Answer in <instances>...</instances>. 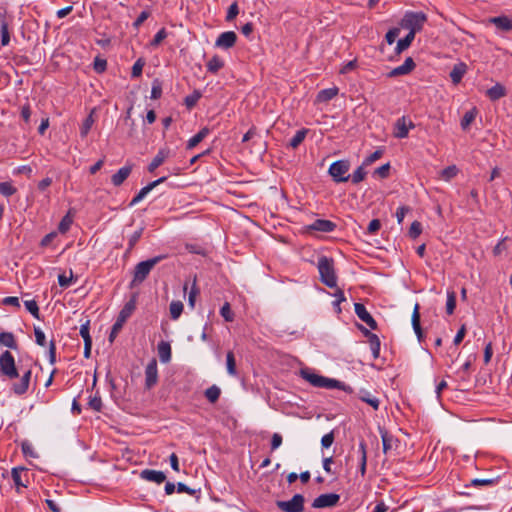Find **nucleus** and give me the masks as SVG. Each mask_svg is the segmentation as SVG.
<instances>
[{"instance_id":"obj_1","label":"nucleus","mask_w":512,"mask_h":512,"mask_svg":"<svg viewBox=\"0 0 512 512\" xmlns=\"http://www.w3.org/2000/svg\"><path fill=\"white\" fill-rule=\"evenodd\" d=\"M0 376L13 380L20 376V380L11 386V390L18 396L24 395L30 385L32 371L31 369H18L15 363L14 356L8 350L0 354Z\"/></svg>"},{"instance_id":"obj_2","label":"nucleus","mask_w":512,"mask_h":512,"mask_svg":"<svg viewBox=\"0 0 512 512\" xmlns=\"http://www.w3.org/2000/svg\"><path fill=\"white\" fill-rule=\"evenodd\" d=\"M301 377L312 386L325 389H340L346 391L345 384L332 378H327L316 374L312 369L305 368L300 370Z\"/></svg>"},{"instance_id":"obj_3","label":"nucleus","mask_w":512,"mask_h":512,"mask_svg":"<svg viewBox=\"0 0 512 512\" xmlns=\"http://www.w3.org/2000/svg\"><path fill=\"white\" fill-rule=\"evenodd\" d=\"M164 258V255H159L139 262L134 268L133 279L129 285L130 288L137 287L143 283L150 274L151 270Z\"/></svg>"},{"instance_id":"obj_4","label":"nucleus","mask_w":512,"mask_h":512,"mask_svg":"<svg viewBox=\"0 0 512 512\" xmlns=\"http://www.w3.org/2000/svg\"><path fill=\"white\" fill-rule=\"evenodd\" d=\"M317 268L320 274V280L324 285L330 288L337 286V277L334 270L333 259L321 256L318 259Z\"/></svg>"},{"instance_id":"obj_5","label":"nucleus","mask_w":512,"mask_h":512,"mask_svg":"<svg viewBox=\"0 0 512 512\" xmlns=\"http://www.w3.org/2000/svg\"><path fill=\"white\" fill-rule=\"evenodd\" d=\"M135 309H136V296L134 295L121 309L115 323L112 326V329H111V332L109 335V341L111 343L114 341L115 337L122 329L124 323L132 315V313L134 312Z\"/></svg>"},{"instance_id":"obj_6","label":"nucleus","mask_w":512,"mask_h":512,"mask_svg":"<svg viewBox=\"0 0 512 512\" xmlns=\"http://www.w3.org/2000/svg\"><path fill=\"white\" fill-rule=\"evenodd\" d=\"M426 21L427 16L423 12H407L402 19L401 25L415 35L422 30Z\"/></svg>"},{"instance_id":"obj_7","label":"nucleus","mask_w":512,"mask_h":512,"mask_svg":"<svg viewBox=\"0 0 512 512\" xmlns=\"http://www.w3.org/2000/svg\"><path fill=\"white\" fill-rule=\"evenodd\" d=\"M349 169L350 164L347 160H338L330 165L328 173L336 183L347 182L350 178L347 174Z\"/></svg>"},{"instance_id":"obj_8","label":"nucleus","mask_w":512,"mask_h":512,"mask_svg":"<svg viewBox=\"0 0 512 512\" xmlns=\"http://www.w3.org/2000/svg\"><path fill=\"white\" fill-rule=\"evenodd\" d=\"M305 498L301 494H295L291 500L276 502V506L283 512H303Z\"/></svg>"},{"instance_id":"obj_9","label":"nucleus","mask_w":512,"mask_h":512,"mask_svg":"<svg viewBox=\"0 0 512 512\" xmlns=\"http://www.w3.org/2000/svg\"><path fill=\"white\" fill-rule=\"evenodd\" d=\"M340 500V495L336 493L321 494L316 497L312 503L314 508H327L336 506Z\"/></svg>"},{"instance_id":"obj_10","label":"nucleus","mask_w":512,"mask_h":512,"mask_svg":"<svg viewBox=\"0 0 512 512\" xmlns=\"http://www.w3.org/2000/svg\"><path fill=\"white\" fill-rule=\"evenodd\" d=\"M158 382L157 360L151 359L145 368V387L151 389Z\"/></svg>"},{"instance_id":"obj_11","label":"nucleus","mask_w":512,"mask_h":512,"mask_svg":"<svg viewBox=\"0 0 512 512\" xmlns=\"http://www.w3.org/2000/svg\"><path fill=\"white\" fill-rule=\"evenodd\" d=\"M415 127L412 121H407L406 117L403 116L399 118L394 124V137L398 139H403L408 136L409 130Z\"/></svg>"},{"instance_id":"obj_12","label":"nucleus","mask_w":512,"mask_h":512,"mask_svg":"<svg viewBox=\"0 0 512 512\" xmlns=\"http://www.w3.org/2000/svg\"><path fill=\"white\" fill-rule=\"evenodd\" d=\"M354 310L356 315L365 322L372 330H376L378 328L377 322L371 316V314L367 311L365 306L362 303H355Z\"/></svg>"},{"instance_id":"obj_13","label":"nucleus","mask_w":512,"mask_h":512,"mask_svg":"<svg viewBox=\"0 0 512 512\" xmlns=\"http://www.w3.org/2000/svg\"><path fill=\"white\" fill-rule=\"evenodd\" d=\"M237 41V35L234 31L221 33L216 39L215 46L223 49L232 48Z\"/></svg>"},{"instance_id":"obj_14","label":"nucleus","mask_w":512,"mask_h":512,"mask_svg":"<svg viewBox=\"0 0 512 512\" xmlns=\"http://www.w3.org/2000/svg\"><path fill=\"white\" fill-rule=\"evenodd\" d=\"M415 66L416 65H415L413 58L408 57V58H406V60L404 61V63L402 65L392 69L388 73V77L394 78V77H398V76H402V75H407L414 70Z\"/></svg>"},{"instance_id":"obj_15","label":"nucleus","mask_w":512,"mask_h":512,"mask_svg":"<svg viewBox=\"0 0 512 512\" xmlns=\"http://www.w3.org/2000/svg\"><path fill=\"white\" fill-rule=\"evenodd\" d=\"M415 66L416 65H415L413 58L408 57V58H406V60L404 61V63L402 65L392 69L388 73V77L394 78V77H398V76H402V75H407L414 70Z\"/></svg>"},{"instance_id":"obj_16","label":"nucleus","mask_w":512,"mask_h":512,"mask_svg":"<svg viewBox=\"0 0 512 512\" xmlns=\"http://www.w3.org/2000/svg\"><path fill=\"white\" fill-rule=\"evenodd\" d=\"M140 477L146 481L155 482L161 484L166 480V475L162 471L145 469L140 473Z\"/></svg>"},{"instance_id":"obj_17","label":"nucleus","mask_w":512,"mask_h":512,"mask_svg":"<svg viewBox=\"0 0 512 512\" xmlns=\"http://www.w3.org/2000/svg\"><path fill=\"white\" fill-rule=\"evenodd\" d=\"M336 228V224L330 220L317 219L308 226L309 230L320 232H332Z\"/></svg>"},{"instance_id":"obj_18","label":"nucleus","mask_w":512,"mask_h":512,"mask_svg":"<svg viewBox=\"0 0 512 512\" xmlns=\"http://www.w3.org/2000/svg\"><path fill=\"white\" fill-rule=\"evenodd\" d=\"M158 356L162 363H169L171 360L172 352L171 345L169 342L161 341L157 346Z\"/></svg>"},{"instance_id":"obj_19","label":"nucleus","mask_w":512,"mask_h":512,"mask_svg":"<svg viewBox=\"0 0 512 512\" xmlns=\"http://www.w3.org/2000/svg\"><path fill=\"white\" fill-rule=\"evenodd\" d=\"M169 155L170 151L168 149H160L156 156L152 159L151 163L148 165V171L154 172L155 169H157L165 162Z\"/></svg>"},{"instance_id":"obj_20","label":"nucleus","mask_w":512,"mask_h":512,"mask_svg":"<svg viewBox=\"0 0 512 512\" xmlns=\"http://www.w3.org/2000/svg\"><path fill=\"white\" fill-rule=\"evenodd\" d=\"M131 171H132L131 166H124V167L120 168L115 174L112 175L111 182L116 187L122 185L123 182L131 174Z\"/></svg>"},{"instance_id":"obj_21","label":"nucleus","mask_w":512,"mask_h":512,"mask_svg":"<svg viewBox=\"0 0 512 512\" xmlns=\"http://www.w3.org/2000/svg\"><path fill=\"white\" fill-rule=\"evenodd\" d=\"M358 453L360 455L359 471L361 476L364 477L367 470V445L364 440L359 442Z\"/></svg>"},{"instance_id":"obj_22","label":"nucleus","mask_w":512,"mask_h":512,"mask_svg":"<svg viewBox=\"0 0 512 512\" xmlns=\"http://www.w3.org/2000/svg\"><path fill=\"white\" fill-rule=\"evenodd\" d=\"M358 397L361 401L367 403L370 405L374 410H378L380 401L377 397L372 395L370 392H368L365 389H360L358 393Z\"/></svg>"},{"instance_id":"obj_23","label":"nucleus","mask_w":512,"mask_h":512,"mask_svg":"<svg viewBox=\"0 0 512 512\" xmlns=\"http://www.w3.org/2000/svg\"><path fill=\"white\" fill-rule=\"evenodd\" d=\"M466 71H467L466 64L458 63V64L454 65V67L452 68V70L450 72L451 81L454 84L460 83V81L462 80V78L465 75Z\"/></svg>"},{"instance_id":"obj_24","label":"nucleus","mask_w":512,"mask_h":512,"mask_svg":"<svg viewBox=\"0 0 512 512\" xmlns=\"http://www.w3.org/2000/svg\"><path fill=\"white\" fill-rule=\"evenodd\" d=\"M490 22L493 23L499 30L502 31H511L512 30V19L507 16H498L490 19Z\"/></svg>"},{"instance_id":"obj_25","label":"nucleus","mask_w":512,"mask_h":512,"mask_svg":"<svg viewBox=\"0 0 512 512\" xmlns=\"http://www.w3.org/2000/svg\"><path fill=\"white\" fill-rule=\"evenodd\" d=\"M339 92V89L337 87L327 88L323 89L318 92L316 96V102L319 103H326L333 99Z\"/></svg>"},{"instance_id":"obj_26","label":"nucleus","mask_w":512,"mask_h":512,"mask_svg":"<svg viewBox=\"0 0 512 512\" xmlns=\"http://www.w3.org/2000/svg\"><path fill=\"white\" fill-rule=\"evenodd\" d=\"M25 471L24 467H14L11 471L13 482L17 488L26 487V483L23 480V475L27 476Z\"/></svg>"},{"instance_id":"obj_27","label":"nucleus","mask_w":512,"mask_h":512,"mask_svg":"<svg viewBox=\"0 0 512 512\" xmlns=\"http://www.w3.org/2000/svg\"><path fill=\"white\" fill-rule=\"evenodd\" d=\"M0 344L10 349L17 350L18 344L15 339V336L11 332H1L0 333Z\"/></svg>"},{"instance_id":"obj_28","label":"nucleus","mask_w":512,"mask_h":512,"mask_svg":"<svg viewBox=\"0 0 512 512\" xmlns=\"http://www.w3.org/2000/svg\"><path fill=\"white\" fill-rule=\"evenodd\" d=\"M419 304H416L412 314V326L419 340L423 337V331L420 325Z\"/></svg>"},{"instance_id":"obj_29","label":"nucleus","mask_w":512,"mask_h":512,"mask_svg":"<svg viewBox=\"0 0 512 512\" xmlns=\"http://www.w3.org/2000/svg\"><path fill=\"white\" fill-rule=\"evenodd\" d=\"M419 304H416L412 314V326L419 340L423 337V331L420 325Z\"/></svg>"},{"instance_id":"obj_30","label":"nucleus","mask_w":512,"mask_h":512,"mask_svg":"<svg viewBox=\"0 0 512 512\" xmlns=\"http://www.w3.org/2000/svg\"><path fill=\"white\" fill-rule=\"evenodd\" d=\"M505 95H506V89L500 83L495 84L493 87H491L487 90V96L492 101H496V100L504 97Z\"/></svg>"},{"instance_id":"obj_31","label":"nucleus","mask_w":512,"mask_h":512,"mask_svg":"<svg viewBox=\"0 0 512 512\" xmlns=\"http://www.w3.org/2000/svg\"><path fill=\"white\" fill-rule=\"evenodd\" d=\"M477 109L474 107L467 111L464 116L461 119L460 126L461 128L466 131L469 129L470 125L474 122L476 116H477Z\"/></svg>"},{"instance_id":"obj_32","label":"nucleus","mask_w":512,"mask_h":512,"mask_svg":"<svg viewBox=\"0 0 512 512\" xmlns=\"http://www.w3.org/2000/svg\"><path fill=\"white\" fill-rule=\"evenodd\" d=\"M209 133V128H202L198 133H196L192 138L189 139L187 143V149H193L194 147H196L205 137H207Z\"/></svg>"},{"instance_id":"obj_33","label":"nucleus","mask_w":512,"mask_h":512,"mask_svg":"<svg viewBox=\"0 0 512 512\" xmlns=\"http://www.w3.org/2000/svg\"><path fill=\"white\" fill-rule=\"evenodd\" d=\"M207 70L213 74H216L220 69L224 67V61L217 55H214L207 62Z\"/></svg>"},{"instance_id":"obj_34","label":"nucleus","mask_w":512,"mask_h":512,"mask_svg":"<svg viewBox=\"0 0 512 512\" xmlns=\"http://www.w3.org/2000/svg\"><path fill=\"white\" fill-rule=\"evenodd\" d=\"M414 38L415 35H413V32H409L404 38L400 39L396 45V53L400 54L406 50L411 45Z\"/></svg>"},{"instance_id":"obj_35","label":"nucleus","mask_w":512,"mask_h":512,"mask_svg":"<svg viewBox=\"0 0 512 512\" xmlns=\"http://www.w3.org/2000/svg\"><path fill=\"white\" fill-rule=\"evenodd\" d=\"M204 394L210 403H215L218 401V399L220 397L221 390L218 386L212 385L211 387H209L205 390Z\"/></svg>"},{"instance_id":"obj_36","label":"nucleus","mask_w":512,"mask_h":512,"mask_svg":"<svg viewBox=\"0 0 512 512\" xmlns=\"http://www.w3.org/2000/svg\"><path fill=\"white\" fill-rule=\"evenodd\" d=\"M380 435L382 439L383 452L385 454L392 448L393 436L390 435L385 429H380Z\"/></svg>"},{"instance_id":"obj_37","label":"nucleus","mask_w":512,"mask_h":512,"mask_svg":"<svg viewBox=\"0 0 512 512\" xmlns=\"http://www.w3.org/2000/svg\"><path fill=\"white\" fill-rule=\"evenodd\" d=\"M307 129H301L296 132L289 142V146L293 149L297 148L305 139L307 135Z\"/></svg>"},{"instance_id":"obj_38","label":"nucleus","mask_w":512,"mask_h":512,"mask_svg":"<svg viewBox=\"0 0 512 512\" xmlns=\"http://www.w3.org/2000/svg\"><path fill=\"white\" fill-rule=\"evenodd\" d=\"M227 372L231 376L237 375L236 360L232 351L227 352L226 355Z\"/></svg>"},{"instance_id":"obj_39","label":"nucleus","mask_w":512,"mask_h":512,"mask_svg":"<svg viewBox=\"0 0 512 512\" xmlns=\"http://www.w3.org/2000/svg\"><path fill=\"white\" fill-rule=\"evenodd\" d=\"M370 344V349L372 351L373 358L376 359L379 357L380 354V339L377 335H371L369 336L368 340Z\"/></svg>"},{"instance_id":"obj_40","label":"nucleus","mask_w":512,"mask_h":512,"mask_svg":"<svg viewBox=\"0 0 512 512\" xmlns=\"http://www.w3.org/2000/svg\"><path fill=\"white\" fill-rule=\"evenodd\" d=\"M169 310L171 318L176 320L183 312V303L181 301H173L170 303Z\"/></svg>"},{"instance_id":"obj_41","label":"nucleus","mask_w":512,"mask_h":512,"mask_svg":"<svg viewBox=\"0 0 512 512\" xmlns=\"http://www.w3.org/2000/svg\"><path fill=\"white\" fill-rule=\"evenodd\" d=\"M94 123L93 111L86 117L80 128L81 137H86Z\"/></svg>"},{"instance_id":"obj_42","label":"nucleus","mask_w":512,"mask_h":512,"mask_svg":"<svg viewBox=\"0 0 512 512\" xmlns=\"http://www.w3.org/2000/svg\"><path fill=\"white\" fill-rule=\"evenodd\" d=\"M73 223V217L68 212L60 221L58 225V231L62 234H65L71 227Z\"/></svg>"},{"instance_id":"obj_43","label":"nucleus","mask_w":512,"mask_h":512,"mask_svg":"<svg viewBox=\"0 0 512 512\" xmlns=\"http://www.w3.org/2000/svg\"><path fill=\"white\" fill-rule=\"evenodd\" d=\"M456 307V293L451 290L447 291V302H446V312L451 315L454 313Z\"/></svg>"},{"instance_id":"obj_44","label":"nucleus","mask_w":512,"mask_h":512,"mask_svg":"<svg viewBox=\"0 0 512 512\" xmlns=\"http://www.w3.org/2000/svg\"><path fill=\"white\" fill-rule=\"evenodd\" d=\"M335 288H336V290L333 293V296L335 297V301L333 302V305L335 307L336 312L341 313L340 304L342 302L346 301V297H345L342 289L338 288L337 286Z\"/></svg>"},{"instance_id":"obj_45","label":"nucleus","mask_w":512,"mask_h":512,"mask_svg":"<svg viewBox=\"0 0 512 512\" xmlns=\"http://www.w3.org/2000/svg\"><path fill=\"white\" fill-rule=\"evenodd\" d=\"M17 192V189L10 182H0V194L10 197Z\"/></svg>"},{"instance_id":"obj_46","label":"nucleus","mask_w":512,"mask_h":512,"mask_svg":"<svg viewBox=\"0 0 512 512\" xmlns=\"http://www.w3.org/2000/svg\"><path fill=\"white\" fill-rule=\"evenodd\" d=\"M366 165H361L359 166L352 174L351 177V181L352 183L354 184H358L360 183L361 181H363L365 179V176H366V171L364 170V167Z\"/></svg>"},{"instance_id":"obj_47","label":"nucleus","mask_w":512,"mask_h":512,"mask_svg":"<svg viewBox=\"0 0 512 512\" xmlns=\"http://www.w3.org/2000/svg\"><path fill=\"white\" fill-rule=\"evenodd\" d=\"M458 173V168L455 165L446 167L441 171V178L445 181H449L454 178Z\"/></svg>"},{"instance_id":"obj_48","label":"nucleus","mask_w":512,"mask_h":512,"mask_svg":"<svg viewBox=\"0 0 512 512\" xmlns=\"http://www.w3.org/2000/svg\"><path fill=\"white\" fill-rule=\"evenodd\" d=\"M153 188L150 187V184L146 185L145 187H143L139 192L138 194L131 200L130 202V206H134L136 205L137 203H139L140 201H142L144 199V197L150 192L152 191Z\"/></svg>"},{"instance_id":"obj_49","label":"nucleus","mask_w":512,"mask_h":512,"mask_svg":"<svg viewBox=\"0 0 512 512\" xmlns=\"http://www.w3.org/2000/svg\"><path fill=\"white\" fill-rule=\"evenodd\" d=\"M220 314L227 322H232L234 320V314L228 302L224 303V305L221 307Z\"/></svg>"},{"instance_id":"obj_50","label":"nucleus","mask_w":512,"mask_h":512,"mask_svg":"<svg viewBox=\"0 0 512 512\" xmlns=\"http://www.w3.org/2000/svg\"><path fill=\"white\" fill-rule=\"evenodd\" d=\"M26 309L37 319H40L39 307L35 300H27L24 302Z\"/></svg>"},{"instance_id":"obj_51","label":"nucleus","mask_w":512,"mask_h":512,"mask_svg":"<svg viewBox=\"0 0 512 512\" xmlns=\"http://www.w3.org/2000/svg\"><path fill=\"white\" fill-rule=\"evenodd\" d=\"M90 321H86V323L82 324L80 327V335L84 340V344L92 343V338L90 336Z\"/></svg>"},{"instance_id":"obj_52","label":"nucleus","mask_w":512,"mask_h":512,"mask_svg":"<svg viewBox=\"0 0 512 512\" xmlns=\"http://www.w3.org/2000/svg\"><path fill=\"white\" fill-rule=\"evenodd\" d=\"M88 406H89V408H91L94 411H97V412L101 411V409H102L101 397L98 394L91 396L90 400L88 402Z\"/></svg>"},{"instance_id":"obj_53","label":"nucleus","mask_w":512,"mask_h":512,"mask_svg":"<svg viewBox=\"0 0 512 512\" xmlns=\"http://www.w3.org/2000/svg\"><path fill=\"white\" fill-rule=\"evenodd\" d=\"M422 233V225L419 221L412 222L410 228H409V236L412 239H416L420 234Z\"/></svg>"},{"instance_id":"obj_54","label":"nucleus","mask_w":512,"mask_h":512,"mask_svg":"<svg viewBox=\"0 0 512 512\" xmlns=\"http://www.w3.org/2000/svg\"><path fill=\"white\" fill-rule=\"evenodd\" d=\"M145 65V61L142 58H139L132 67L131 76L133 78L140 77L142 74L143 67Z\"/></svg>"},{"instance_id":"obj_55","label":"nucleus","mask_w":512,"mask_h":512,"mask_svg":"<svg viewBox=\"0 0 512 512\" xmlns=\"http://www.w3.org/2000/svg\"><path fill=\"white\" fill-rule=\"evenodd\" d=\"M0 32H1V45L2 46L8 45L9 42H10V33H9V30H8V24L7 23H2L1 24Z\"/></svg>"},{"instance_id":"obj_56","label":"nucleus","mask_w":512,"mask_h":512,"mask_svg":"<svg viewBox=\"0 0 512 512\" xmlns=\"http://www.w3.org/2000/svg\"><path fill=\"white\" fill-rule=\"evenodd\" d=\"M382 155H383L382 149H378V150L374 151L371 155H369L368 157L365 158V160L363 161V165H366V166L371 165L376 160L380 159L382 157Z\"/></svg>"},{"instance_id":"obj_57","label":"nucleus","mask_w":512,"mask_h":512,"mask_svg":"<svg viewBox=\"0 0 512 512\" xmlns=\"http://www.w3.org/2000/svg\"><path fill=\"white\" fill-rule=\"evenodd\" d=\"M198 294H199V289L197 287L196 278H195L194 281H193L191 290L189 292V297H188V303H189V305L191 307H194L195 300H196V297H197Z\"/></svg>"},{"instance_id":"obj_58","label":"nucleus","mask_w":512,"mask_h":512,"mask_svg":"<svg viewBox=\"0 0 512 512\" xmlns=\"http://www.w3.org/2000/svg\"><path fill=\"white\" fill-rule=\"evenodd\" d=\"M167 37V32L165 28H161L154 36L153 40L151 41V46H158L165 38Z\"/></svg>"},{"instance_id":"obj_59","label":"nucleus","mask_w":512,"mask_h":512,"mask_svg":"<svg viewBox=\"0 0 512 512\" xmlns=\"http://www.w3.org/2000/svg\"><path fill=\"white\" fill-rule=\"evenodd\" d=\"M239 13V8L237 2L232 3L227 11L226 21L230 22L236 18Z\"/></svg>"},{"instance_id":"obj_60","label":"nucleus","mask_w":512,"mask_h":512,"mask_svg":"<svg viewBox=\"0 0 512 512\" xmlns=\"http://www.w3.org/2000/svg\"><path fill=\"white\" fill-rule=\"evenodd\" d=\"M162 95V87L161 83L156 79L153 81L152 89H151V98L159 99Z\"/></svg>"},{"instance_id":"obj_61","label":"nucleus","mask_w":512,"mask_h":512,"mask_svg":"<svg viewBox=\"0 0 512 512\" xmlns=\"http://www.w3.org/2000/svg\"><path fill=\"white\" fill-rule=\"evenodd\" d=\"M35 341L39 346L44 347L46 345V338L44 332L40 327H34Z\"/></svg>"},{"instance_id":"obj_62","label":"nucleus","mask_w":512,"mask_h":512,"mask_svg":"<svg viewBox=\"0 0 512 512\" xmlns=\"http://www.w3.org/2000/svg\"><path fill=\"white\" fill-rule=\"evenodd\" d=\"M201 94L199 92H194L192 95H189L185 98V104L188 108H192L196 105L198 100L200 99Z\"/></svg>"},{"instance_id":"obj_63","label":"nucleus","mask_w":512,"mask_h":512,"mask_svg":"<svg viewBox=\"0 0 512 512\" xmlns=\"http://www.w3.org/2000/svg\"><path fill=\"white\" fill-rule=\"evenodd\" d=\"M334 439H335V436H334V432L331 431L327 434H325L322 439H321V445L323 448H329L333 442H334Z\"/></svg>"},{"instance_id":"obj_64","label":"nucleus","mask_w":512,"mask_h":512,"mask_svg":"<svg viewBox=\"0 0 512 512\" xmlns=\"http://www.w3.org/2000/svg\"><path fill=\"white\" fill-rule=\"evenodd\" d=\"M389 171H390V164L389 163H386L380 167H378L374 174L375 175H378L380 178H387L389 176Z\"/></svg>"}]
</instances>
